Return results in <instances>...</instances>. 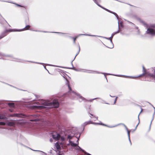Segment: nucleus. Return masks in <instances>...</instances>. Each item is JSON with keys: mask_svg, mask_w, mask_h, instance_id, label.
I'll return each instance as SVG.
<instances>
[{"mask_svg": "<svg viewBox=\"0 0 155 155\" xmlns=\"http://www.w3.org/2000/svg\"><path fill=\"white\" fill-rule=\"evenodd\" d=\"M37 104H39V105L37 106L36 107L38 108L42 109L46 106H49L51 107L57 108L59 106V104L58 101L56 100H53V103L50 102L48 101H41L39 102H37Z\"/></svg>", "mask_w": 155, "mask_h": 155, "instance_id": "f257e3e1", "label": "nucleus"}, {"mask_svg": "<svg viewBox=\"0 0 155 155\" xmlns=\"http://www.w3.org/2000/svg\"><path fill=\"white\" fill-rule=\"evenodd\" d=\"M78 140L79 139H78L77 140V143H73V142L69 140V144H68V145H71V146L73 147H75V149L76 150H77L78 151L81 150V149L79 146H78Z\"/></svg>", "mask_w": 155, "mask_h": 155, "instance_id": "f03ea898", "label": "nucleus"}, {"mask_svg": "<svg viewBox=\"0 0 155 155\" xmlns=\"http://www.w3.org/2000/svg\"><path fill=\"white\" fill-rule=\"evenodd\" d=\"M153 27V26H151V28H149L147 30V33L152 35H155V28H152Z\"/></svg>", "mask_w": 155, "mask_h": 155, "instance_id": "7ed1b4c3", "label": "nucleus"}, {"mask_svg": "<svg viewBox=\"0 0 155 155\" xmlns=\"http://www.w3.org/2000/svg\"><path fill=\"white\" fill-rule=\"evenodd\" d=\"M1 58H3L5 60H14L13 59V58H12L11 57L9 56H6L4 55L1 54H0V59Z\"/></svg>", "mask_w": 155, "mask_h": 155, "instance_id": "20e7f679", "label": "nucleus"}, {"mask_svg": "<svg viewBox=\"0 0 155 155\" xmlns=\"http://www.w3.org/2000/svg\"><path fill=\"white\" fill-rule=\"evenodd\" d=\"M52 137L54 139L58 140L60 139V135L57 133H54L52 135Z\"/></svg>", "mask_w": 155, "mask_h": 155, "instance_id": "39448f33", "label": "nucleus"}, {"mask_svg": "<svg viewBox=\"0 0 155 155\" xmlns=\"http://www.w3.org/2000/svg\"><path fill=\"white\" fill-rule=\"evenodd\" d=\"M115 34H113L112 35H111V37L110 38H105L108 39V40H110V44L111 45V46H108V47L110 48H112L113 47H114V46H113V44L112 43V41H111V40L113 37V36Z\"/></svg>", "mask_w": 155, "mask_h": 155, "instance_id": "423d86ee", "label": "nucleus"}, {"mask_svg": "<svg viewBox=\"0 0 155 155\" xmlns=\"http://www.w3.org/2000/svg\"><path fill=\"white\" fill-rule=\"evenodd\" d=\"M30 26L29 25H27L26 26V27L21 29V30H10V31H23L25 30H28L29 29V28H30Z\"/></svg>", "mask_w": 155, "mask_h": 155, "instance_id": "0eeeda50", "label": "nucleus"}, {"mask_svg": "<svg viewBox=\"0 0 155 155\" xmlns=\"http://www.w3.org/2000/svg\"><path fill=\"white\" fill-rule=\"evenodd\" d=\"M55 146L58 151H59L61 148V146L58 142H57L55 144Z\"/></svg>", "mask_w": 155, "mask_h": 155, "instance_id": "6e6552de", "label": "nucleus"}, {"mask_svg": "<svg viewBox=\"0 0 155 155\" xmlns=\"http://www.w3.org/2000/svg\"><path fill=\"white\" fill-rule=\"evenodd\" d=\"M143 74L141 75H140L139 76H138V77H132V78H136L137 77H140V76H142L143 75H145V74H146V70L144 68V66H143Z\"/></svg>", "mask_w": 155, "mask_h": 155, "instance_id": "1a4fd4ad", "label": "nucleus"}, {"mask_svg": "<svg viewBox=\"0 0 155 155\" xmlns=\"http://www.w3.org/2000/svg\"><path fill=\"white\" fill-rule=\"evenodd\" d=\"M94 2L98 5L100 7H101V8H103V9H105L107 11L111 12L110 11H109L108 9H106L103 7H102L101 6H100L99 5L98 3V2H97V0H93ZM111 13H113L112 12H111Z\"/></svg>", "mask_w": 155, "mask_h": 155, "instance_id": "9d476101", "label": "nucleus"}, {"mask_svg": "<svg viewBox=\"0 0 155 155\" xmlns=\"http://www.w3.org/2000/svg\"><path fill=\"white\" fill-rule=\"evenodd\" d=\"M94 2L98 5L100 7H101V8H103V9H105L107 11L111 12L110 11H109L108 9H106L103 7H102L101 6H100L99 5L98 3V2H97V0H93ZM111 13H113L112 12H111Z\"/></svg>", "mask_w": 155, "mask_h": 155, "instance_id": "9b49d317", "label": "nucleus"}, {"mask_svg": "<svg viewBox=\"0 0 155 155\" xmlns=\"http://www.w3.org/2000/svg\"><path fill=\"white\" fill-rule=\"evenodd\" d=\"M73 94H75L76 97H77L78 98H79L80 99H81L82 100L83 99V98L82 96H80L79 95H78L77 94H76L74 92L73 93Z\"/></svg>", "mask_w": 155, "mask_h": 155, "instance_id": "f8f14e48", "label": "nucleus"}, {"mask_svg": "<svg viewBox=\"0 0 155 155\" xmlns=\"http://www.w3.org/2000/svg\"><path fill=\"white\" fill-rule=\"evenodd\" d=\"M127 132H128V137L129 139V140L130 143L131 144V143L130 141V131L128 130H127Z\"/></svg>", "mask_w": 155, "mask_h": 155, "instance_id": "ddd939ff", "label": "nucleus"}, {"mask_svg": "<svg viewBox=\"0 0 155 155\" xmlns=\"http://www.w3.org/2000/svg\"><path fill=\"white\" fill-rule=\"evenodd\" d=\"M73 136V134L71 135H69L68 137V139H69L70 140L72 138V137Z\"/></svg>", "mask_w": 155, "mask_h": 155, "instance_id": "4468645a", "label": "nucleus"}, {"mask_svg": "<svg viewBox=\"0 0 155 155\" xmlns=\"http://www.w3.org/2000/svg\"><path fill=\"white\" fill-rule=\"evenodd\" d=\"M67 81V84L68 85V86L69 89V90H71V88H70V87L69 86V82L68 81Z\"/></svg>", "mask_w": 155, "mask_h": 155, "instance_id": "2eb2a0df", "label": "nucleus"}, {"mask_svg": "<svg viewBox=\"0 0 155 155\" xmlns=\"http://www.w3.org/2000/svg\"><path fill=\"white\" fill-rule=\"evenodd\" d=\"M5 123H4V122H0V125H5Z\"/></svg>", "mask_w": 155, "mask_h": 155, "instance_id": "dca6fc26", "label": "nucleus"}, {"mask_svg": "<svg viewBox=\"0 0 155 155\" xmlns=\"http://www.w3.org/2000/svg\"><path fill=\"white\" fill-rule=\"evenodd\" d=\"M8 104L9 105L11 106H12V107L14 106V104L13 103H12Z\"/></svg>", "mask_w": 155, "mask_h": 155, "instance_id": "f3484780", "label": "nucleus"}, {"mask_svg": "<svg viewBox=\"0 0 155 155\" xmlns=\"http://www.w3.org/2000/svg\"><path fill=\"white\" fill-rule=\"evenodd\" d=\"M64 137H61V140L62 141V142L64 141Z\"/></svg>", "mask_w": 155, "mask_h": 155, "instance_id": "a211bd4d", "label": "nucleus"}, {"mask_svg": "<svg viewBox=\"0 0 155 155\" xmlns=\"http://www.w3.org/2000/svg\"><path fill=\"white\" fill-rule=\"evenodd\" d=\"M150 76L151 77H153V78H155V76H154V75H152V74H151V75H150Z\"/></svg>", "mask_w": 155, "mask_h": 155, "instance_id": "6ab92c4d", "label": "nucleus"}, {"mask_svg": "<svg viewBox=\"0 0 155 155\" xmlns=\"http://www.w3.org/2000/svg\"><path fill=\"white\" fill-rule=\"evenodd\" d=\"M53 140L52 139H50V141L51 142H53Z\"/></svg>", "mask_w": 155, "mask_h": 155, "instance_id": "aec40b11", "label": "nucleus"}, {"mask_svg": "<svg viewBox=\"0 0 155 155\" xmlns=\"http://www.w3.org/2000/svg\"><path fill=\"white\" fill-rule=\"evenodd\" d=\"M117 17V18H118V16L115 13H113Z\"/></svg>", "mask_w": 155, "mask_h": 155, "instance_id": "412c9836", "label": "nucleus"}, {"mask_svg": "<svg viewBox=\"0 0 155 155\" xmlns=\"http://www.w3.org/2000/svg\"><path fill=\"white\" fill-rule=\"evenodd\" d=\"M5 36V35H3V36H2V37L0 36V39L2 38L3 37H4Z\"/></svg>", "mask_w": 155, "mask_h": 155, "instance_id": "4be33fe9", "label": "nucleus"}, {"mask_svg": "<svg viewBox=\"0 0 155 155\" xmlns=\"http://www.w3.org/2000/svg\"><path fill=\"white\" fill-rule=\"evenodd\" d=\"M76 39V38H74V42H75V41Z\"/></svg>", "mask_w": 155, "mask_h": 155, "instance_id": "5701e85b", "label": "nucleus"}, {"mask_svg": "<svg viewBox=\"0 0 155 155\" xmlns=\"http://www.w3.org/2000/svg\"><path fill=\"white\" fill-rule=\"evenodd\" d=\"M117 97H116L115 99V101H114V104H115V103H116V100H117Z\"/></svg>", "mask_w": 155, "mask_h": 155, "instance_id": "b1692460", "label": "nucleus"}, {"mask_svg": "<svg viewBox=\"0 0 155 155\" xmlns=\"http://www.w3.org/2000/svg\"><path fill=\"white\" fill-rule=\"evenodd\" d=\"M95 124H102L101 123H99V124H97V123H95Z\"/></svg>", "mask_w": 155, "mask_h": 155, "instance_id": "393cba45", "label": "nucleus"}, {"mask_svg": "<svg viewBox=\"0 0 155 155\" xmlns=\"http://www.w3.org/2000/svg\"><path fill=\"white\" fill-rule=\"evenodd\" d=\"M34 120H35V121H38V120H31V121H34Z\"/></svg>", "mask_w": 155, "mask_h": 155, "instance_id": "a878e982", "label": "nucleus"}, {"mask_svg": "<svg viewBox=\"0 0 155 155\" xmlns=\"http://www.w3.org/2000/svg\"><path fill=\"white\" fill-rule=\"evenodd\" d=\"M142 109L140 112V113H141L142 112Z\"/></svg>", "mask_w": 155, "mask_h": 155, "instance_id": "bb28decb", "label": "nucleus"}, {"mask_svg": "<svg viewBox=\"0 0 155 155\" xmlns=\"http://www.w3.org/2000/svg\"><path fill=\"white\" fill-rule=\"evenodd\" d=\"M64 143V142H62V143H61L63 144V143Z\"/></svg>", "mask_w": 155, "mask_h": 155, "instance_id": "cd10ccee", "label": "nucleus"}, {"mask_svg": "<svg viewBox=\"0 0 155 155\" xmlns=\"http://www.w3.org/2000/svg\"><path fill=\"white\" fill-rule=\"evenodd\" d=\"M95 119H96V120H97V117H96V118H95Z\"/></svg>", "mask_w": 155, "mask_h": 155, "instance_id": "c85d7f7f", "label": "nucleus"}, {"mask_svg": "<svg viewBox=\"0 0 155 155\" xmlns=\"http://www.w3.org/2000/svg\"><path fill=\"white\" fill-rule=\"evenodd\" d=\"M118 25H119V26L120 25V23L119 22H118Z\"/></svg>", "mask_w": 155, "mask_h": 155, "instance_id": "c756f323", "label": "nucleus"}, {"mask_svg": "<svg viewBox=\"0 0 155 155\" xmlns=\"http://www.w3.org/2000/svg\"><path fill=\"white\" fill-rule=\"evenodd\" d=\"M120 75H117V76H120Z\"/></svg>", "mask_w": 155, "mask_h": 155, "instance_id": "7c9ffc66", "label": "nucleus"}, {"mask_svg": "<svg viewBox=\"0 0 155 155\" xmlns=\"http://www.w3.org/2000/svg\"><path fill=\"white\" fill-rule=\"evenodd\" d=\"M91 116H93V115L92 114H91Z\"/></svg>", "mask_w": 155, "mask_h": 155, "instance_id": "2f4dec72", "label": "nucleus"}, {"mask_svg": "<svg viewBox=\"0 0 155 155\" xmlns=\"http://www.w3.org/2000/svg\"><path fill=\"white\" fill-rule=\"evenodd\" d=\"M89 35V36H90V35Z\"/></svg>", "mask_w": 155, "mask_h": 155, "instance_id": "473e14b6", "label": "nucleus"}]
</instances>
